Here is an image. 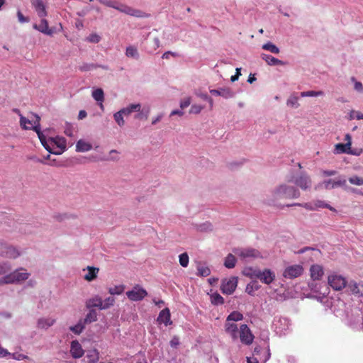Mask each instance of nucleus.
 Wrapping results in <instances>:
<instances>
[{
	"label": "nucleus",
	"mask_w": 363,
	"mask_h": 363,
	"mask_svg": "<svg viewBox=\"0 0 363 363\" xmlns=\"http://www.w3.org/2000/svg\"><path fill=\"white\" fill-rule=\"evenodd\" d=\"M38 138L43 147L50 152L54 155H60L66 149L67 143L65 138L57 136L50 138L48 140L38 127H35Z\"/></svg>",
	"instance_id": "f257e3e1"
},
{
	"label": "nucleus",
	"mask_w": 363,
	"mask_h": 363,
	"mask_svg": "<svg viewBox=\"0 0 363 363\" xmlns=\"http://www.w3.org/2000/svg\"><path fill=\"white\" fill-rule=\"evenodd\" d=\"M300 195L301 193L298 189L286 184L279 185L273 192L274 201L282 199H297Z\"/></svg>",
	"instance_id": "f03ea898"
},
{
	"label": "nucleus",
	"mask_w": 363,
	"mask_h": 363,
	"mask_svg": "<svg viewBox=\"0 0 363 363\" xmlns=\"http://www.w3.org/2000/svg\"><path fill=\"white\" fill-rule=\"evenodd\" d=\"M250 270V277L258 279L264 284H270L275 279V274L269 269H264L263 271L258 269Z\"/></svg>",
	"instance_id": "7ed1b4c3"
},
{
	"label": "nucleus",
	"mask_w": 363,
	"mask_h": 363,
	"mask_svg": "<svg viewBox=\"0 0 363 363\" xmlns=\"http://www.w3.org/2000/svg\"><path fill=\"white\" fill-rule=\"evenodd\" d=\"M29 276L30 274L28 272H21L19 270H16L1 279L0 284L21 282L28 279Z\"/></svg>",
	"instance_id": "20e7f679"
},
{
	"label": "nucleus",
	"mask_w": 363,
	"mask_h": 363,
	"mask_svg": "<svg viewBox=\"0 0 363 363\" xmlns=\"http://www.w3.org/2000/svg\"><path fill=\"white\" fill-rule=\"evenodd\" d=\"M328 283L335 291H341L347 285L346 279L335 273L328 277Z\"/></svg>",
	"instance_id": "39448f33"
},
{
	"label": "nucleus",
	"mask_w": 363,
	"mask_h": 363,
	"mask_svg": "<svg viewBox=\"0 0 363 363\" xmlns=\"http://www.w3.org/2000/svg\"><path fill=\"white\" fill-rule=\"evenodd\" d=\"M147 295V291L138 284L135 285L132 290L126 292L128 298L132 301H140Z\"/></svg>",
	"instance_id": "423d86ee"
},
{
	"label": "nucleus",
	"mask_w": 363,
	"mask_h": 363,
	"mask_svg": "<svg viewBox=\"0 0 363 363\" xmlns=\"http://www.w3.org/2000/svg\"><path fill=\"white\" fill-rule=\"evenodd\" d=\"M289 182H294L297 186L304 191L310 189L312 185V180L306 172H301L294 180H290Z\"/></svg>",
	"instance_id": "0eeeda50"
},
{
	"label": "nucleus",
	"mask_w": 363,
	"mask_h": 363,
	"mask_svg": "<svg viewBox=\"0 0 363 363\" xmlns=\"http://www.w3.org/2000/svg\"><path fill=\"white\" fill-rule=\"evenodd\" d=\"M238 285V278L232 277L230 279H224L222 280L220 285V290L223 294L230 295L232 294Z\"/></svg>",
	"instance_id": "6e6552de"
},
{
	"label": "nucleus",
	"mask_w": 363,
	"mask_h": 363,
	"mask_svg": "<svg viewBox=\"0 0 363 363\" xmlns=\"http://www.w3.org/2000/svg\"><path fill=\"white\" fill-rule=\"evenodd\" d=\"M19 255V252L15 247L0 240V256L15 259Z\"/></svg>",
	"instance_id": "1a4fd4ad"
},
{
	"label": "nucleus",
	"mask_w": 363,
	"mask_h": 363,
	"mask_svg": "<svg viewBox=\"0 0 363 363\" xmlns=\"http://www.w3.org/2000/svg\"><path fill=\"white\" fill-rule=\"evenodd\" d=\"M240 339L246 345H251L254 340V335L246 324H242L240 327Z\"/></svg>",
	"instance_id": "9d476101"
},
{
	"label": "nucleus",
	"mask_w": 363,
	"mask_h": 363,
	"mask_svg": "<svg viewBox=\"0 0 363 363\" xmlns=\"http://www.w3.org/2000/svg\"><path fill=\"white\" fill-rule=\"evenodd\" d=\"M303 272V268L300 264L291 265L286 267L284 272L283 276L287 279H295L300 277Z\"/></svg>",
	"instance_id": "9b49d317"
},
{
	"label": "nucleus",
	"mask_w": 363,
	"mask_h": 363,
	"mask_svg": "<svg viewBox=\"0 0 363 363\" xmlns=\"http://www.w3.org/2000/svg\"><path fill=\"white\" fill-rule=\"evenodd\" d=\"M115 9L118 10L121 12H123L128 15L138 17V18H146V17H148V16H149L140 10L134 9L130 6L123 5V4L117 5V6L115 7Z\"/></svg>",
	"instance_id": "f8f14e48"
},
{
	"label": "nucleus",
	"mask_w": 363,
	"mask_h": 363,
	"mask_svg": "<svg viewBox=\"0 0 363 363\" xmlns=\"http://www.w3.org/2000/svg\"><path fill=\"white\" fill-rule=\"evenodd\" d=\"M35 120L32 121L23 116H21L20 124L23 129L26 130H33L35 131V127H38L40 129V118L38 115H33Z\"/></svg>",
	"instance_id": "ddd939ff"
},
{
	"label": "nucleus",
	"mask_w": 363,
	"mask_h": 363,
	"mask_svg": "<svg viewBox=\"0 0 363 363\" xmlns=\"http://www.w3.org/2000/svg\"><path fill=\"white\" fill-rule=\"evenodd\" d=\"M234 252L243 259L261 257L260 252L253 248L238 249L235 250Z\"/></svg>",
	"instance_id": "4468645a"
},
{
	"label": "nucleus",
	"mask_w": 363,
	"mask_h": 363,
	"mask_svg": "<svg viewBox=\"0 0 363 363\" xmlns=\"http://www.w3.org/2000/svg\"><path fill=\"white\" fill-rule=\"evenodd\" d=\"M324 271L321 265L313 264L310 267V276L313 281L320 280L323 277Z\"/></svg>",
	"instance_id": "2eb2a0df"
},
{
	"label": "nucleus",
	"mask_w": 363,
	"mask_h": 363,
	"mask_svg": "<svg viewBox=\"0 0 363 363\" xmlns=\"http://www.w3.org/2000/svg\"><path fill=\"white\" fill-rule=\"evenodd\" d=\"M345 179H328L323 182L324 187L326 189H332L340 186H343L346 184Z\"/></svg>",
	"instance_id": "dca6fc26"
},
{
	"label": "nucleus",
	"mask_w": 363,
	"mask_h": 363,
	"mask_svg": "<svg viewBox=\"0 0 363 363\" xmlns=\"http://www.w3.org/2000/svg\"><path fill=\"white\" fill-rule=\"evenodd\" d=\"M70 353L73 358H80L84 354V350L77 340H73L71 343Z\"/></svg>",
	"instance_id": "f3484780"
},
{
	"label": "nucleus",
	"mask_w": 363,
	"mask_h": 363,
	"mask_svg": "<svg viewBox=\"0 0 363 363\" xmlns=\"http://www.w3.org/2000/svg\"><path fill=\"white\" fill-rule=\"evenodd\" d=\"M32 6L39 17L43 18L47 16L46 7L43 0H33Z\"/></svg>",
	"instance_id": "a211bd4d"
},
{
	"label": "nucleus",
	"mask_w": 363,
	"mask_h": 363,
	"mask_svg": "<svg viewBox=\"0 0 363 363\" xmlns=\"http://www.w3.org/2000/svg\"><path fill=\"white\" fill-rule=\"evenodd\" d=\"M170 316L171 315L169 309L168 308H165L160 312L157 320L159 323H164L166 326H167L172 323L170 319Z\"/></svg>",
	"instance_id": "6ab92c4d"
},
{
	"label": "nucleus",
	"mask_w": 363,
	"mask_h": 363,
	"mask_svg": "<svg viewBox=\"0 0 363 363\" xmlns=\"http://www.w3.org/2000/svg\"><path fill=\"white\" fill-rule=\"evenodd\" d=\"M33 27L34 29L38 30V31H40L44 34L48 35H52L53 33V30L52 29L49 28V27H48V23L47 20H45L44 18H43L40 21V23L39 25L33 24Z\"/></svg>",
	"instance_id": "aec40b11"
},
{
	"label": "nucleus",
	"mask_w": 363,
	"mask_h": 363,
	"mask_svg": "<svg viewBox=\"0 0 363 363\" xmlns=\"http://www.w3.org/2000/svg\"><path fill=\"white\" fill-rule=\"evenodd\" d=\"M225 330L233 340L238 338V326L236 324L226 320L225 323Z\"/></svg>",
	"instance_id": "412c9836"
},
{
	"label": "nucleus",
	"mask_w": 363,
	"mask_h": 363,
	"mask_svg": "<svg viewBox=\"0 0 363 363\" xmlns=\"http://www.w3.org/2000/svg\"><path fill=\"white\" fill-rule=\"evenodd\" d=\"M99 359V353L96 349L87 351L84 358V361L86 363H96V362H98Z\"/></svg>",
	"instance_id": "4be33fe9"
},
{
	"label": "nucleus",
	"mask_w": 363,
	"mask_h": 363,
	"mask_svg": "<svg viewBox=\"0 0 363 363\" xmlns=\"http://www.w3.org/2000/svg\"><path fill=\"white\" fill-rule=\"evenodd\" d=\"M261 57L263 60H264L267 62V64L268 65H270V66L284 65H285L284 62H283L277 58H275L274 57H273L272 55H267L265 53H262L261 55Z\"/></svg>",
	"instance_id": "5701e85b"
},
{
	"label": "nucleus",
	"mask_w": 363,
	"mask_h": 363,
	"mask_svg": "<svg viewBox=\"0 0 363 363\" xmlns=\"http://www.w3.org/2000/svg\"><path fill=\"white\" fill-rule=\"evenodd\" d=\"M55 319L52 318H39L37 323L38 328L48 329L49 327L54 325Z\"/></svg>",
	"instance_id": "b1692460"
},
{
	"label": "nucleus",
	"mask_w": 363,
	"mask_h": 363,
	"mask_svg": "<svg viewBox=\"0 0 363 363\" xmlns=\"http://www.w3.org/2000/svg\"><path fill=\"white\" fill-rule=\"evenodd\" d=\"M211 94L216 96H221L225 99L232 98L234 96V93L228 88L218 89H212L210 91Z\"/></svg>",
	"instance_id": "393cba45"
},
{
	"label": "nucleus",
	"mask_w": 363,
	"mask_h": 363,
	"mask_svg": "<svg viewBox=\"0 0 363 363\" xmlns=\"http://www.w3.org/2000/svg\"><path fill=\"white\" fill-rule=\"evenodd\" d=\"M87 270L88 273L84 276V279L88 281H91L96 278L99 269L89 266L87 267Z\"/></svg>",
	"instance_id": "a878e982"
},
{
	"label": "nucleus",
	"mask_w": 363,
	"mask_h": 363,
	"mask_svg": "<svg viewBox=\"0 0 363 363\" xmlns=\"http://www.w3.org/2000/svg\"><path fill=\"white\" fill-rule=\"evenodd\" d=\"M92 145L82 140H79L76 145V150L77 152H87L91 150Z\"/></svg>",
	"instance_id": "bb28decb"
},
{
	"label": "nucleus",
	"mask_w": 363,
	"mask_h": 363,
	"mask_svg": "<svg viewBox=\"0 0 363 363\" xmlns=\"http://www.w3.org/2000/svg\"><path fill=\"white\" fill-rule=\"evenodd\" d=\"M92 96L93 98L96 101L101 102L100 107L101 108H104V106L102 104V102L104 99V91L99 88L93 91L92 92Z\"/></svg>",
	"instance_id": "cd10ccee"
},
{
	"label": "nucleus",
	"mask_w": 363,
	"mask_h": 363,
	"mask_svg": "<svg viewBox=\"0 0 363 363\" xmlns=\"http://www.w3.org/2000/svg\"><path fill=\"white\" fill-rule=\"evenodd\" d=\"M87 307H97L101 310L102 307V299L101 297L96 296L92 298H90L86 303Z\"/></svg>",
	"instance_id": "c85d7f7f"
},
{
	"label": "nucleus",
	"mask_w": 363,
	"mask_h": 363,
	"mask_svg": "<svg viewBox=\"0 0 363 363\" xmlns=\"http://www.w3.org/2000/svg\"><path fill=\"white\" fill-rule=\"evenodd\" d=\"M314 207H315V211L318 208H328L331 211H336L335 208L331 206L330 204L326 203L325 201L322 200H315L313 201Z\"/></svg>",
	"instance_id": "c756f323"
},
{
	"label": "nucleus",
	"mask_w": 363,
	"mask_h": 363,
	"mask_svg": "<svg viewBox=\"0 0 363 363\" xmlns=\"http://www.w3.org/2000/svg\"><path fill=\"white\" fill-rule=\"evenodd\" d=\"M210 298L213 305L218 306L224 303V298L217 292L211 294Z\"/></svg>",
	"instance_id": "7c9ffc66"
},
{
	"label": "nucleus",
	"mask_w": 363,
	"mask_h": 363,
	"mask_svg": "<svg viewBox=\"0 0 363 363\" xmlns=\"http://www.w3.org/2000/svg\"><path fill=\"white\" fill-rule=\"evenodd\" d=\"M125 55L128 57H132L135 59L139 58V53L136 47L130 45L127 47L125 50Z\"/></svg>",
	"instance_id": "2f4dec72"
},
{
	"label": "nucleus",
	"mask_w": 363,
	"mask_h": 363,
	"mask_svg": "<svg viewBox=\"0 0 363 363\" xmlns=\"http://www.w3.org/2000/svg\"><path fill=\"white\" fill-rule=\"evenodd\" d=\"M140 108L141 106L140 104H130L128 107L122 108L121 111L122 113H123L124 115L128 116L133 111H140Z\"/></svg>",
	"instance_id": "473e14b6"
},
{
	"label": "nucleus",
	"mask_w": 363,
	"mask_h": 363,
	"mask_svg": "<svg viewBox=\"0 0 363 363\" xmlns=\"http://www.w3.org/2000/svg\"><path fill=\"white\" fill-rule=\"evenodd\" d=\"M197 275L200 277H207L211 274V269L208 267L199 263L197 265Z\"/></svg>",
	"instance_id": "72a5a7b5"
},
{
	"label": "nucleus",
	"mask_w": 363,
	"mask_h": 363,
	"mask_svg": "<svg viewBox=\"0 0 363 363\" xmlns=\"http://www.w3.org/2000/svg\"><path fill=\"white\" fill-rule=\"evenodd\" d=\"M335 149L337 153H348L350 146L349 143H337L335 145Z\"/></svg>",
	"instance_id": "f704fd0d"
},
{
	"label": "nucleus",
	"mask_w": 363,
	"mask_h": 363,
	"mask_svg": "<svg viewBox=\"0 0 363 363\" xmlns=\"http://www.w3.org/2000/svg\"><path fill=\"white\" fill-rule=\"evenodd\" d=\"M262 48L263 50L269 51L274 54L279 53V48L271 42H268V43L262 45Z\"/></svg>",
	"instance_id": "c9c22d12"
},
{
	"label": "nucleus",
	"mask_w": 363,
	"mask_h": 363,
	"mask_svg": "<svg viewBox=\"0 0 363 363\" xmlns=\"http://www.w3.org/2000/svg\"><path fill=\"white\" fill-rule=\"evenodd\" d=\"M236 259L234 255L229 254L225 259L224 265L228 269H232L235 266Z\"/></svg>",
	"instance_id": "e433bc0d"
},
{
	"label": "nucleus",
	"mask_w": 363,
	"mask_h": 363,
	"mask_svg": "<svg viewBox=\"0 0 363 363\" xmlns=\"http://www.w3.org/2000/svg\"><path fill=\"white\" fill-rule=\"evenodd\" d=\"M243 319V315L238 312V311H233L232 313H230L227 318H226V320L228 321H239V320H242Z\"/></svg>",
	"instance_id": "4c0bfd02"
},
{
	"label": "nucleus",
	"mask_w": 363,
	"mask_h": 363,
	"mask_svg": "<svg viewBox=\"0 0 363 363\" xmlns=\"http://www.w3.org/2000/svg\"><path fill=\"white\" fill-rule=\"evenodd\" d=\"M97 320V313L96 311L91 310L86 315L83 322L84 323H90Z\"/></svg>",
	"instance_id": "58836bf2"
},
{
	"label": "nucleus",
	"mask_w": 363,
	"mask_h": 363,
	"mask_svg": "<svg viewBox=\"0 0 363 363\" xmlns=\"http://www.w3.org/2000/svg\"><path fill=\"white\" fill-rule=\"evenodd\" d=\"M301 206L304 208H306L308 211H315V207H314V203L313 202H308V203H295L292 204H289L286 206Z\"/></svg>",
	"instance_id": "ea45409f"
},
{
	"label": "nucleus",
	"mask_w": 363,
	"mask_h": 363,
	"mask_svg": "<svg viewBox=\"0 0 363 363\" xmlns=\"http://www.w3.org/2000/svg\"><path fill=\"white\" fill-rule=\"evenodd\" d=\"M84 325L85 323L82 320H80L75 325L71 326L69 328V330L72 331L74 333L79 335L83 331L84 328Z\"/></svg>",
	"instance_id": "a19ab883"
},
{
	"label": "nucleus",
	"mask_w": 363,
	"mask_h": 363,
	"mask_svg": "<svg viewBox=\"0 0 363 363\" xmlns=\"http://www.w3.org/2000/svg\"><path fill=\"white\" fill-rule=\"evenodd\" d=\"M124 289L125 287L123 285L115 286L109 288L108 293L111 295H120L123 292Z\"/></svg>",
	"instance_id": "79ce46f5"
},
{
	"label": "nucleus",
	"mask_w": 363,
	"mask_h": 363,
	"mask_svg": "<svg viewBox=\"0 0 363 363\" xmlns=\"http://www.w3.org/2000/svg\"><path fill=\"white\" fill-rule=\"evenodd\" d=\"M324 94L323 91H307L301 92V96H323Z\"/></svg>",
	"instance_id": "37998d69"
},
{
	"label": "nucleus",
	"mask_w": 363,
	"mask_h": 363,
	"mask_svg": "<svg viewBox=\"0 0 363 363\" xmlns=\"http://www.w3.org/2000/svg\"><path fill=\"white\" fill-rule=\"evenodd\" d=\"M115 303V298L113 297H108L104 301H102V307L101 310L107 309L111 306H113Z\"/></svg>",
	"instance_id": "c03bdc74"
},
{
	"label": "nucleus",
	"mask_w": 363,
	"mask_h": 363,
	"mask_svg": "<svg viewBox=\"0 0 363 363\" xmlns=\"http://www.w3.org/2000/svg\"><path fill=\"white\" fill-rule=\"evenodd\" d=\"M349 182L350 184L357 185V186H362L363 185V178L358 177L357 175H354L349 178Z\"/></svg>",
	"instance_id": "a18cd8bd"
},
{
	"label": "nucleus",
	"mask_w": 363,
	"mask_h": 363,
	"mask_svg": "<svg viewBox=\"0 0 363 363\" xmlns=\"http://www.w3.org/2000/svg\"><path fill=\"white\" fill-rule=\"evenodd\" d=\"M189 255L186 252H184L179 255V264L183 267H186L189 264Z\"/></svg>",
	"instance_id": "49530a36"
},
{
	"label": "nucleus",
	"mask_w": 363,
	"mask_h": 363,
	"mask_svg": "<svg viewBox=\"0 0 363 363\" xmlns=\"http://www.w3.org/2000/svg\"><path fill=\"white\" fill-rule=\"evenodd\" d=\"M123 115L121 110L113 115L114 119L119 126L124 125Z\"/></svg>",
	"instance_id": "de8ad7c7"
},
{
	"label": "nucleus",
	"mask_w": 363,
	"mask_h": 363,
	"mask_svg": "<svg viewBox=\"0 0 363 363\" xmlns=\"http://www.w3.org/2000/svg\"><path fill=\"white\" fill-rule=\"evenodd\" d=\"M287 105L294 108H298L299 106L298 98L296 96H291L287 100Z\"/></svg>",
	"instance_id": "09e8293b"
},
{
	"label": "nucleus",
	"mask_w": 363,
	"mask_h": 363,
	"mask_svg": "<svg viewBox=\"0 0 363 363\" xmlns=\"http://www.w3.org/2000/svg\"><path fill=\"white\" fill-rule=\"evenodd\" d=\"M354 118L357 120L363 119V113L357 111H351L349 114V120H353Z\"/></svg>",
	"instance_id": "8fccbe9b"
},
{
	"label": "nucleus",
	"mask_w": 363,
	"mask_h": 363,
	"mask_svg": "<svg viewBox=\"0 0 363 363\" xmlns=\"http://www.w3.org/2000/svg\"><path fill=\"white\" fill-rule=\"evenodd\" d=\"M348 287L352 294H357L359 293L358 284L355 281H350Z\"/></svg>",
	"instance_id": "3c124183"
},
{
	"label": "nucleus",
	"mask_w": 363,
	"mask_h": 363,
	"mask_svg": "<svg viewBox=\"0 0 363 363\" xmlns=\"http://www.w3.org/2000/svg\"><path fill=\"white\" fill-rule=\"evenodd\" d=\"M101 37L96 33H92L87 38V40L90 43H97L100 41Z\"/></svg>",
	"instance_id": "603ef678"
},
{
	"label": "nucleus",
	"mask_w": 363,
	"mask_h": 363,
	"mask_svg": "<svg viewBox=\"0 0 363 363\" xmlns=\"http://www.w3.org/2000/svg\"><path fill=\"white\" fill-rule=\"evenodd\" d=\"M203 108V107L201 105L194 104L191 106V107L189 110V113L197 114V113H199Z\"/></svg>",
	"instance_id": "864d4df0"
},
{
	"label": "nucleus",
	"mask_w": 363,
	"mask_h": 363,
	"mask_svg": "<svg viewBox=\"0 0 363 363\" xmlns=\"http://www.w3.org/2000/svg\"><path fill=\"white\" fill-rule=\"evenodd\" d=\"M9 355L16 360H23L25 359H28V357L26 355L18 352L11 353V354Z\"/></svg>",
	"instance_id": "5fc2aeb1"
},
{
	"label": "nucleus",
	"mask_w": 363,
	"mask_h": 363,
	"mask_svg": "<svg viewBox=\"0 0 363 363\" xmlns=\"http://www.w3.org/2000/svg\"><path fill=\"white\" fill-rule=\"evenodd\" d=\"M351 80L354 82V88L355 90L358 91H363V85L360 82H357L355 80L354 77H352Z\"/></svg>",
	"instance_id": "6e6d98bb"
},
{
	"label": "nucleus",
	"mask_w": 363,
	"mask_h": 363,
	"mask_svg": "<svg viewBox=\"0 0 363 363\" xmlns=\"http://www.w3.org/2000/svg\"><path fill=\"white\" fill-rule=\"evenodd\" d=\"M191 104V98L186 97L180 102L181 108L184 109Z\"/></svg>",
	"instance_id": "4d7b16f0"
},
{
	"label": "nucleus",
	"mask_w": 363,
	"mask_h": 363,
	"mask_svg": "<svg viewBox=\"0 0 363 363\" xmlns=\"http://www.w3.org/2000/svg\"><path fill=\"white\" fill-rule=\"evenodd\" d=\"M172 347L177 348L180 344L179 338L177 336H174L169 342Z\"/></svg>",
	"instance_id": "13d9d810"
},
{
	"label": "nucleus",
	"mask_w": 363,
	"mask_h": 363,
	"mask_svg": "<svg viewBox=\"0 0 363 363\" xmlns=\"http://www.w3.org/2000/svg\"><path fill=\"white\" fill-rule=\"evenodd\" d=\"M17 16L20 23H26L29 21V18L25 17L20 11H17Z\"/></svg>",
	"instance_id": "bf43d9fd"
},
{
	"label": "nucleus",
	"mask_w": 363,
	"mask_h": 363,
	"mask_svg": "<svg viewBox=\"0 0 363 363\" xmlns=\"http://www.w3.org/2000/svg\"><path fill=\"white\" fill-rule=\"evenodd\" d=\"M11 269L10 267H9L6 264L3 265H0V274H4Z\"/></svg>",
	"instance_id": "052dcab7"
},
{
	"label": "nucleus",
	"mask_w": 363,
	"mask_h": 363,
	"mask_svg": "<svg viewBox=\"0 0 363 363\" xmlns=\"http://www.w3.org/2000/svg\"><path fill=\"white\" fill-rule=\"evenodd\" d=\"M103 4L108 7H111V8H114V9L118 5L117 3H116L114 1H103Z\"/></svg>",
	"instance_id": "680f3d73"
},
{
	"label": "nucleus",
	"mask_w": 363,
	"mask_h": 363,
	"mask_svg": "<svg viewBox=\"0 0 363 363\" xmlns=\"http://www.w3.org/2000/svg\"><path fill=\"white\" fill-rule=\"evenodd\" d=\"M323 174L324 176L330 177L335 175L337 174V172L335 170H325L323 171Z\"/></svg>",
	"instance_id": "e2e57ef3"
},
{
	"label": "nucleus",
	"mask_w": 363,
	"mask_h": 363,
	"mask_svg": "<svg viewBox=\"0 0 363 363\" xmlns=\"http://www.w3.org/2000/svg\"><path fill=\"white\" fill-rule=\"evenodd\" d=\"M153 43H154V48H155V50H156L157 48H158L160 47V39L158 38H155L153 39Z\"/></svg>",
	"instance_id": "0e129e2a"
},
{
	"label": "nucleus",
	"mask_w": 363,
	"mask_h": 363,
	"mask_svg": "<svg viewBox=\"0 0 363 363\" xmlns=\"http://www.w3.org/2000/svg\"><path fill=\"white\" fill-rule=\"evenodd\" d=\"M345 140L346 141V143H349L350 146L352 145V137L350 134H346L345 136Z\"/></svg>",
	"instance_id": "69168bd1"
},
{
	"label": "nucleus",
	"mask_w": 363,
	"mask_h": 363,
	"mask_svg": "<svg viewBox=\"0 0 363 363\" xmlns=\"http://www.w3.org/2000/svg\"><path fill=\"white\" fill-rule=\"evenodd\" d=\"M184 112L179 110H174L171 112L170 116H174V115H179V116H183Z\"/></svg>",
	"instance_id": "338daca9"
},
{
	"label": "nucleus",
	"mask_w": 363,
	"mask_h": 363,
	"mask_svg": "<svg viewBox=\"0 0 363 363\" xmlns=\"http://www.w3.org/2000/svg\"><path fill=\"white\" fill-rule=\"evenodd\" d=\"M247 363H258V361L257 360L256 358L247 357Z\"/></svg>",
	"instance_id": "774afa93"
}]
</instances>
